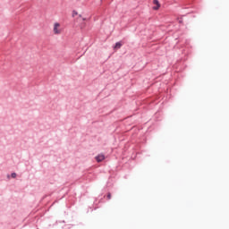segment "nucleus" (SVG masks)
Returning a JSON list of instances; mask_svg holds the SVG:
<instances>
[{
	"mask_svg": "<svg viewBox=\"0 0 229 229\" xmlns=\"http://www.w3.org/2000/svg\"><path fill=\"white\" fill-rule=\"evenodd\" d=\"M95 160L97 162H103L105 160V156L103 154H98L97 157H95Z\"/></svg>",
	"mask_w": 229,
	"mask_h": 229,
	"instance_id": "f257e3e1",
	"label": "nucleus"
},
{
	"mask_svg": "<svg viewBox=\"0 0 229 229\" xmlns=\"http://www.w3.org/2000/svg\"><path fill=\"white\" fill-rule=\"evenodd\" d=\"M112 199V194L108 193L107 194V199Z\"/></svg>",
	"mask_w": 229,
	"mask_h": 229,
	"instance_id": "423d86ee",
	"label": "nucleus"
},
{
	"mask_svg": "<svg viewBox=\"0 0 229 229\" xmlns=\"http://www.w3.org/2000/svg\"><path fill=\"white\" fill-rule=\"evenodd\" d=\"M72 15H73V17H74V15H78V12L73 11V12H72Z\"/></svg>",
	"mask_w": 229,
	"mask_h": 229,
	"instance_id": "0eeeda50",
	"label": "nucleus"
},
{
	"mask_svg": "<svg viewBox=\"0 0 229 229\" xmlns=\"http://www.w3.org/2000/svg\"><path fill=\"white\" fill-rule=\"evenodd\" d=\"M154 4H156V6L153 7V10H158L160 8V2H158V0H153Z\"/></svg>",
	"mask_w": 229,
	"mask_h": 229,
	"instance_id": "f03ea898",
	"label": "nucleus"
},
{
	"mask_svg": "<svg viewBox=\"0 0 229 229\" xmlns=\"http://www.w3.org/2000/svg\"><path fill=\"white\" fill-rule=\"evenodd\" d=\"M11 177L12 178H17V174L16 173H12Z\"/></svg>",
	"mask_w": 229,
	"mask_h": 229,
	"instance_id": "39448f33",
	"label": "nucleus"
},
{
	"mask_svg": "<svg viewBox=\"0 0 229 229\" xmlns=\"http://www.w3.org/2000/svg\"><path fill=\"white\" fill-rule=\"evenodd\" d=\"M83 21H87V18H82Z\"/></svg>",
	"mask_w": 229,
	"mask_h": 229,
	"instance_id": "6e6552de",
	"label": "nucleus"
},
{
	"mask_svg": "<svg viewBox=\"0 0 229 229\" xmlns=\"http://www.w3.org/2000/svg\"><path fill=\"white\" fill-rule=\"evenodd\" d=\"M58 26H60V23H55L54 32L55 33V35L60 34V30H58Z\"/></svg>",
	"mask_w": 229,
	"mask_h": 229,
	"instance_id": "7ed1b4c3",
	"label": "nucleus"
},
{
	"mask_svg": "<svg viewBox=\"0 0 229 229\" xmlns=\"http://www.w3.org/2000/svg\"><path fill=\"white\" fill-rule=\"evenodd\" d=\"M123 47V43L121 41L116 42L114 46V49H121Z\"/></svg>",
	"mask_w": 229,
	"mask_h": 229,
	"instance_id": "20e7f679",
	"label": "nucleus"
}]
</instances>
